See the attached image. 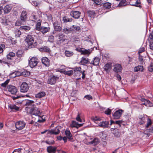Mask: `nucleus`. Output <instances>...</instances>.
Wrapping results in <instances>:
<instances>
[{
	"label": "nucleus",
	"instance_id": "obj_59",
	"mask_svg": "<svg viewBox=\"0 0 153 153\" xmlns=\"http://www.w3.org/2000/svg\"><path fill=\"white\" fill-rule=\"evenodd\" d=\"M12 153H21V149H15Z\"/></svg>",
	"mask_w": 153,
	"mask_h": 153
},
{
	"label": "nucleus",
	"instance_id": "obj_6",
	"mask_svg": "<svg viewBox=\"0 0 153 153\" xmlns=\"http://www.w3.org/2000/svg\"><path fill=\"white\" fill-rule=\"evenodd\" d=\"M61 129V127L60 126H58L56 127L54 129H51L48 131V134H54L57 135L59 134L60 132V129Z\"/></svg>",
	"mask_w": 153,
	"mask_h": 153
},
{
	"label": "nucleus",
	"instance_id": "obj_63",
	"mask_svg": "<svg viewBox=\"0 0 153 153\" xmlns=\"http://www.w3.org/2000/svg\"><path fill=\"white\" fill-rule=\"evenodd\" d=\"M150 48L152 50H153V42H150Z\"/></svg>",
	"mask_w": 153,
	"mask_h": 153
},
{
	"label": "nucleus",
	"instance_id": "obj_14",
	"mask_svg": "<svg viewBox=\"0 0 153 153\" xmlns=\"http://www.w3.org/2000/svg\"><path fill=\"white\" fill-rule=\"evenodd\" d=\"M74 74L76 76H80L81 73V68L80 67H75L73 68Z\"/></svg>",
	"mask_w": 153,
	"mask_h": 153
},
{
	"label": "nucleus",
	"instance_id": "obj_61",
	"mask_svg": "<svg viewBox=\"0 0 153 153\" xmlns=\"http://www.w3.org/2000/svg\"><path fill=\"white\" fill-rule=\"evenodd\" d=\"M116 77L117 78V79L119 81H120L121 79V77L120 75L118 74H116L115 75Z\"/></svg>",
	"mask_w": 153,
	"mask_h": 153
},
{
	"label": "nucleus",
	"instance_id": "obj_15",
	"mask_svg": "<svg viewBox=\"0 0 153 153\" xmlns=\"http://www.w3.org/2000/svg\"><path fill=\"white\" fill-rule=\"evenodd\" d=\"M111 131L114 136L117 137H120V134L118 130L116 128H112L111 129Z\"/></svg>",
	"mask_w": 153,
	"mask_h": 153
},
{
	"label": "nucleus",
	"instance_id": "obj_12",
	"mask_svg": "<svg viewBox=\"0 0 153 153\" xmlns=\"http://www.w3.org/2000/svg\"><path fill=\"white\" fill-rule=\"evenodd\" d=\"M30 112L33 114L35 115H38L40 114V111L39 109L34 106L31 109Z\"/></svg>",
	"mask_w": 153,
	"mask_h": 153
},
{
	"label": "nucleus",
	"instance_id": "obj_3",
	"mask_svg": "<svg viewBox=\"0 0 153 153\" xmlns=\"http://www.w3.org/2000/svg\"><path fill=\"white\" fill-rule=\"evenodd\" d=\"M26 123L24 121H20L17 122L15 124V126L16 129L19 130H21L25 127Z\"/></svg>",
	"mask_w": 153,
	"mask_h": 153
},
{
	"label": "nucleus",
	"instance_id": "obj_37",
	"mask_svg": "<svg viewBox=\"0 0 153 153\" xmlns=\"http://www.w3.org/2000/svg\"><path fill=\"white\" fill-rule=\"evenodd\" d=\"M58 37V39H59L60 41L63 42L65 40V35L62 34H59L57 36Z\"/></svg>",
	"mask_w": 153,
	"mask_h": 153
},
{
	"label": "nucleus",
	"instance_id": "obj_31",
	"mask_svg": "<svg viewBox=\"0 0 153 153\" xmlns=\"http://www.w3.org/2000/svg\"><path fill=\"white\" fill-rule=\"evenodd\" d=\"M100 62V60L99 58L95 57L94 58L93 61H92L91 63L94 65H97Z\"/></svg>",
	"mask_w": 153,
	"mask_h": 153
},
{
	"label": "nucleus",
	"instance_id": "obj_9",
	"mask_svg": "<svg viewBox=\"0 0 153 153\" xmlns=\"http://www.w3.org/2000/svg\"><path fill=\"white\" fill-rule=\"evenodd\" d=\"M58 78V77L53 76L51 77L50 78L48 79V84L51 85L54 84L56 82V80H57Z\"/></svg>",
	"mask_w": 153,
	"mask_h": 153
},
{
	"label": "nucleus",
	"instance_id": "obj_42",
	"mask_svg": "<svg viewBox=\"0 0 153 153\" xmlns=\"http://www.w3.org/2000/svg\"><path fill=\"white\" fill-rule=\"evenodd\" d=\"M91 119L95 123L97 124H98V121L101 120V118L98 117H92Z\"/></svg>",
	"mask_w": 153,
	"mask_h": 153
},
{
	"label": "nucleus",
	"instance_id": "obj_20",
	"mask_svg": "<svg viewBox=\"0 0 153 153\" xmlns=\"http://www.w3.org/2000/svg\"><path fill=\"white\" fill-rule=\"evenodd\" d=\"M49 60L46 57H43L42 59V63L46 66H48L49 65Z\"/></svg>",
	"mask_w": 153,
	"mask_h": 153
},
{
	"label": "nucleus",
	"instance_id": "obj_28",
	"mask_svg": "<svg viewBox=\"0 0 153 153\" xmlns=\"http://www.w3.org/2000/svg\"><path fill=\"white\" fill-rule=\"evenodd\" d=\"M65 134L69 140L71 141L72 140V135L69 130H66L65 132Z\"/></svg>",
	"mask_w": 153,
	"mask_h": 153
},
{
	"label": "nucleus",
	"instance_id": "obj_4",
	"mask_svg": "<svg viewBox=\"0 0 153 153\" xmlns=\"http://www.w3.org/2000/svg\"><path fill=\"white\" fill-rule=\"evenodd\" d=\"M123 111L122 109H119L116 111L112 114V116L114 119H118L121 117Z\"/></svg>",
	"mask_w": 153,
	"mask_h": 153
},
{
	"label": "nucleus",
	"instance_id": "obj_10",
	"mask_svg": "<svg viewBox=\"0 0 153 153\" xmlns=\"http://www.w3.org/2000/svg\"><path fill=\"white\" fill-rule=\"evenodd\" d=\"M113 71L117 73L120 72L122 70V68L121 65L118 64H117L114 65Z\"/></svg>",
	"mask_w": 153,
	"mask_h": 153
},
{
	"label": "nucleus",
	"instance_id": "obj_62",
	"mask_svg": "<svg viewBox=\"0 0 153 153\" xmlns=\"http://www.w3.org/2000/svg\"><path fill=\"white\" fill-rule=\"evenodd\" d=\"M139 61L141 63L143 64V58L141 56H140V55H139Z\"/></svg>",
	"mask_w": 153,
	"mask_h": 153
},
{
	"label": "nucleus",
	"instance_id": "obj_56",
	"mask_svg": "<svg viewBox=\"0 0 153 153\" xmlns=\"http://www.w3.org/2000/svg\"><path fill=\"white\" fill-rule=\"evenodd\" d=\"M145 51V48L143 47H141L139 49L138 53L139 55L142 52H143Z\"/></svg>",
	"mask_w": 153,
	"mask_h": 153
},
{
	"label": "nucleus",
	"instance_id": "obj_17",
	"mask_svg": "<svg viewBox=\"0 0 153 153\" xmlns=\"http://www.w3.org/2000/svg\"><path fill=\"white\" fill-rule=\"evenodd\" d=\"M72 29L71 28V27H64L62 30V31L66 34H68L72 31Z\"/></svg>",
	"mask_w": 153,
	"mask_h": 153
},
{
	"label": "nucleus",
	"instance_id": "obj_57",
	"mask_svg": "<svg viewBox=\"0 0 153 153\" xmlns=\"http://www.w3.org/2000/svg\"><path fill=\"white\" fill-rule=\"evenodd\" d=\"M76 120L77 121L79 122H82V120L80 118V116L79 114H78L77 117H76Z\"/></svg>",
	"mask_w": 153,
	"mask_h": 153
},
{
	"label": "nucleus",
	"instance_id": "obj_36",
	"mask_svg": "<svg viewBox=\"0 0 153 153\" xmlns=\"http://www.w3.org/2000/svg\"><path fill=\"white\" fill-rule=\"evenodd\" d=\"M19 72L17 71L11 73L10 75V78H14L17 76H19Z\"/></svg>",
	"mask_w": 153,
	"mask_h": 153
},
{
	"label": "nucleus",
	"instance_id": "obj_2",
	"mask_svg": "<svg viewBox=\"0 0 153 153\" xmlns=\"http://www.w3.org/2000/svg\"><path fill=\"white\" fill-rule=\"evenodd\" d=\"M38 62V59L35 57H32L29 61V65L31 68H33L36 66Z\"/></svg>",
	"mask_w": 153,
	"mask_h": 153
},
{
	"label": "nucleus",
	"instance_id": "obj_50",
	"mask_svg": "<svg viewBox=\"0 0 153 153\" xmlns=\"http://www.w3.org/2000/svg\"><path fill=\"white\" fill-rule=\"evenodd\" d=\"M78 123L75 121H73L71 126L72 127H76L77 128Z\"/></svg>",
	"mask_w": 153,
	"mask_h": 153
},
{
	"label": "nucleus",
	"instance_id": "obj_34",
	"mask_svg": "<svg viewBox=\"0 0 153 153\" xmlns=\"http://www.w3.org/2000/svg\"><path fill=\"white\" fill-rule=\"evenodd\" d=\"M88 16L92 18H94L95 16V13L94 11H88Z\"/></svg>",
	"mask_w": 153,
	"mask_h": 153
},
{
	"label": "nucleus",
	"instance_id": "obj_64",
	"mask_svg": "<svg viewBox=\"0 0 153 153\" xmlns=\"http://www.w3.org/2000/svg\"><path fill=\"white\" fill-rule=\"evenodd\" d=\"M41 27L39 26H37V25H36L35 27V29L36 30L40 31L41 28Z\"/></svg>",
	"mask_w": 153,
	"mask_h": 153
},
{
	"label": "nucleus",
	"instance_id": "obj_13",
	"mask_svg": "<svg viewBox=\"0 0 153 153\" xmlns=\"http://www.w3.org/2000/svg\"><path fill=\"white\" fill-rule=\"evenodd\" d=\"M54 29L56 31L59 32L62 29V27L60 26V24L58 22H56L53 23Z\"/></svg>",
	"mask_w": 153,
	"mask_h": 153
},
{
	"label": "nucleus",
	"instance_id": "obj_21",
	"mask_svg": "<svg viewBox=\"0 0 153 153\" xmlns=\"http://www.w3.org/2000/svg\"><path fill=\"white\" fill-rule=\"evenodd\" d=\"M50 27H45L42 26L40 30V31L43 34H45L50 30Z\"/></svg>",
	"mask_w": 153,
	"mask_h": 153
},
{
	"label": "nucleus",
	"instance_id": "obj_35",
	"mask_svg": "<svg viewBox=\"0 0 153 153\" xmlns=\"http://www.w3.org/2000/svg\"><path fill=\"white\" fill-rule=\"evenodd\" d=\"M73 19L72 18H68L67 16H65L63 18V21L65 23L67 22H72Z\"/></svg>",
	"mask_w": 153,
	"mask_h": 153
},
{
	"label": "nucleus",
	"instance_id": "obj_46",
	"mask_svg": "<svg viewBox=\"0 0 153 153\" xmlns=\"http://www.w3.org/2000/svg\"><path fill=\"white\" fill-rule=\"evenodd\" d=\"M15 55V54L13 52H10L8 55H7V57L8 59H11V57H13Z\"/></svg>",
	"mask_w": 153,
	"mask_h": 153
},
{
	"label": "nucleus",
	"instance_id": "obj_18",
	"mask_svg": "<svg viewBox=\"0 0 153 153\" xmlns=\"http://www.w3.org/2000/svg\"><path fill=\"white\" fill-rule=\"evenodd\" d=\"M131 5L133 6H135L138 7H140V2L138 0H131Z\"/></svg>",
	"mask_w": 153,
	"mask_h": 153
},
{
	"label": "nucleus",
	"instance_id": "obj_60",
	"mask_svg": "<svg viewBox=\"0 0 153 153\" xmlns=\"http://www.w3.org/2000/svg\"><path fill=\"white\" fill-rule=\"evenodd\" d=\"M85 98L89 100H90L92 99V96L90 95H85Z\"/></svg>",
	"mask_w": 153,
	"mask_h": 153
},
{
	"label": "nucleus",
	"instance_id": "obj_1",
	"mask_svg": "<svg viewBox=\"0 0 153 153\" xmlns=\"http://www.w3.org/2000/svg\"><path fill=\"white\" fill-rule=\"evenodd\" d=\"M25 41L27 42L29 45H32L31 48L35 47L37 45V43L34 42V38L30 35H27L25 39Z\"/></svg>",
	"mask_w": 153,
	"mask_h": 153
},
{
	"label": "nucleus",
	"instance_id": "obj_47",
	"mask_svg": "<svg viewBox=\"0 0 153 153\" xmlns=\"http://www.w3.org/2000/svg\"><path fill=\"white\" fill-rule=\"evenodd\" d=\"M15 36L16 37H19L21 34V32L19 30L16 29L15 31Z\"/></svg>",
	"mask_w": 153,
	"mask_h": 153
},
{
	"label": "nucleus",
	"instance_id": "obj_52",
	"mask_svg": "<svg viewBox=\"0 0 153 153\" xmlns=\"http://www.w3.org/2000/svg\"><path fill=\"white\" fill-rule=\"evenodd\" d=\"M9 79L7 80L1 84V86L3 87H5L8 84V82H9Z\"/></svg>",
	"mask_w": 153,
	"mask_h": 153
},
{
	"label": "nucleus",
	"instance_id": "obj_33",
	"mask_svg": "<svg viewBox=\"0 0 153 153\" xmlns=\"http://www.w3.org/2000/svg\"><path fill=\"white\" fill-rule=\"evenodd\" d=\"M19 29L21 30L27 31L29 30L30 29V27L28 26H22L20 27Z\"/></svg>",
	"mask_w": 153,
	"mask_h": 153
},
{
	"label": "nucleus",
	"instance_id": "obj_30",
	"mask_svg": "<svg viewBox=\"0 0 153 153\" xmlns=\"http://www.w3.org/2000/svg\"><path fill=\"white\" fill-rule=\"evenodd\" d=\"M134 70L135 72H137L138 71H142L143 70V66L142 65H138L135 67Z\"/></svg>",
	"mask_w": 153,
	"mask_h": 153
},
{
	"label": "nucleus",
	"instance_id": "obj_40",
	"mask_svg": "<svg viewBox=\"0 0 153 153\" xmlns=\"http://www.w3.org/2000/svg\"><path fill=\"white\" fill-rule=\"evenodd\" d=\"M65 54L66 56L69 57L72 56L73 55L74 53L73 52L66 50L65 51Z\"/></svg>",
	"mask_w": 153,
	"mask_h": 153
},
{
	"label": "nucleus",
	"instance_id": "obj_41",
	"mask_svg": "<svg viewBox=\"0 0 153 153\" xmlns=\"http://www.w3.org/2000/svg\"><path fill=\"white\" fill-rule=\"evenodd\" d=\"M71 28L72 29V31L76 30V31H79L80 29L79 26L76 25H72L71 26Z\"/></svg>",
	"mask_w": 153,
	"mask_h": 153
},
{
	"label": "nucleus",
	"instance_id": "obj_55",
	"mask_svg": "<svg viewBox=\"0 0 153 153\" xmlns=\"http://www.w3.org/2000/svg\"><path fill=\"white\" fill-rule=\"evenodd\" d=\"M54 37L53 36H51L48 38V41L51 42H53V41Z\"/></svg>",
	"mask_w": 153,
	"mask_h": 153
},
{
	"label": "nucleus",
	"instance_id": "obj_45",
	"mask_svg": "<svg viewBox=\"0 0 153 153\" xmlns=\"http://www.w3.org/2000/svg\"><path fill=\"white\" fill-rule=\"evenodd\" d=\"M141 100L142 101L144 102V103H143V104L145 105L146 106L148 105V104L149 105L150 102L149 101L145 99H142Z\"/></svg>",
	"mask_w": 153,
	"mask_h": 153
},
{
	"label": "nucleus",
	"instance_id": "obj_43",
	"mask_svg": "<svg viewBox=\"0 0 153 153\" xmlns=\"http://www.w3.org/2000/svg\"><path fill=\"white\" fill-rule=\"evenodd\" d=\"M127 4L126 1V0H122L119 3L118 6H126Z\"/></svg>",
	"mask_w": 153,
	"mask_h": 153
},
{
	"label": "nucleus",
	"instance_id": "obj_48",
	"mask_svg": "<svg viewBox=\"0 0 153 153\" xmlns=\"http://www.w3.org/2000/svg\"><path fill=\"white\" fill-rule=\"evenodd\" d=\"M30 19L33 21L34 20H36L38 19V17L37 16V15L36 14H33L30 16Z\"/></svg>",
	"mask_w": 153,
	"mask_h": 153
},
{
	"label": "nucleus",
	"instance_id": "obj_54",
	"mask_svg": "<svg viewBox=\"0 0 153 153\" xmlns=\"http://www.w3.org/2000/svg\"><path fill=\"white\" fill-rule=\"evenodd\" d=\"M111 110L110 109L108 108L105 110V113L107 115H109L111 114Z\"/></svg>",
	"mask_w": 153,
	"mask_h": 153
},
{
	"label": "nucleus",
	"instance_id": "obj_8",
	"mask_svg": "<svg viewBox=\"0 0 153 153\" xmlns=\"http://www.w3.org/2000/svg\"><path fill=\"white\" fill-rule=\"evenodd\" d=\"M20 19L21 21L25 22L27 19V12L25 10H23L20 17Z\"/></svg>",
	"mask_w": 153,
	"mask_h": 153
},
{
	"label": "nucleus",
	"instance_id": "obj_32",
	"mask_svg": "<svg viewBox=\"0 0 153 153\" xmlns=\"http://www.w3.org/2000/svg\"><path fill=\"white\" fill-rule=\"evenodd\" d=\"M61 72L64 74L70 76L72 75L73 71L72 70H71L68 71H62Z\"/></svg>",
	"mask_w": 153,
	"mask_h": 153
},
{
	"label": "nucleus",
	"instance_id": "obj_22",
	"mask_svg": "<svg viewBox=\"0 0 153 153\" xmlns=\"http://www.w3.org/2000/svg\"><path fill=\"white\" fill-rule=\"evenodd\" d=\"M56 148L55 147L50 146L47 148V151L49 153H54L55 152Z\"/></svg>",
	"mask_w": 153,
	"mask_h": 153
},
{
	"label": "nucleus",
	"instance_id": "obj_26",
	"mask_svg": "<svg viewBox=\"0 0 153 153\" xmlns=\"http://www.w3.org/2000/svg\"><path fill=\"white\" fill-rule=\"evenodd\" d=\"M100 142V141L98 138H95L92 141L88 143L89 144H93L94 145H96L98 144Z\"/></svg>",
	"mask_w": 153,
	"mask_h": 153
},
{
	"label": "nucleus",
	"instance_id": "obj_58",
	"mask_svg": "<svg viewBox=\"0 0 153 153\" xmlns=\"http://www.w3.org/2000/svg\"><path fill=\"white\" fill-rule=\"evenodd\" d=\"M122 120H117L115 122V124H118L120 126H121V124L122 123Z\"/></svg>",
	"mask_w": 153,
	"mask_h": 153
},
{
	"label": "nucleus",
	"instance_id": "obj_5",
	"mask_svg": "<svg viewBox=\"0 0 153 153\" xmlns=\"http://www.w3.org/2000/svg\"><path fill=\"white\" fill-rule=\"evenodd\" d=\"M29 89L28 84L26 82H23L20 86V91L22 93H25Z\"/></svg>",
	"mask_w": 153,
	"mask_h": 153
},
{
	"label": "nucleus",
	"instance_id": "obj_53",
	"mask_svg": "<svg viewBox=\"0 0 153 153\" xmlns=\"http://www.w3.org/2000/svg\"><path fill=\"white\" fill-rule=\"evenodd\" d=\"M149 71L150 72L153 71V64L151 63L148 67Z\"/></svg>",
	"mask_w": 153,
	"mask_h": 153
},
{
	"label": "nucleus",
	"instance_id": "obj_39",
	"mask_svg": "<svg viewBox=\"0 0 153 153\" xmlns=\"http://www.w3.org/2000/svg\"><path fill=\"white\" fill-rule=\"evenodd\" d=\"M34 102L33 101L27 100L26 102L25 105L28 106L33 105Z\"/></svg>",
	"mask_w": 153,
	"mask_h": 153
},
{
	"label": "nucleus",
	"instance_id": "obj_25",
	"mask_svg": "<svg viewBox=\"0 0 153 153\" xmlns=\"http://www.w3.org/2000/svg\"><path fill=\"white\" fill-rule=\"evenodd\" d=\"M40 50L41 51L47 53H50L51 52L50 49L46 46L42 47L40 49Z\"/></svg>",
	"mask_w": 153,
	"mask_h": 153
},
{
	"label": "nucleus",
	"instance_id": "obj_51",
	"mask_svg": "<svg viewBox=\"0 0 153 153\" xmlns=\"http://www.w3.org/2000/svg\"><path fill=\"white\" fill-rule=\"evenodd\" d=\"M152 123V122L151 120L150 119L148 118L147 121V123L146 126V127L147 128L149 126H150Z\"/></svg>",
	"mask_w": 153,
	"mask_h": 153
},
{
	"label": "nucleus",
	"instance_id": "obj_49",
	"mask_svg": "<svg viewBox=\"0 0 153 153\" xmlns=\"http://www.w3.org/2000/svg\"><path fill=\"white\" fill-rule=\"evenodd\" d=\"M5 48V45L4 44H1L0 45V53H2L3 51V49Z\"/></svg>",
	"mask_w": 153,
	"mask_h": 153
},
{
	"label": "nucleus",
	"instance_id": "obj_16",
	"mask_svg": "<svg viewBox=\"0 0 153 153\" xmlns=\"http://www.w3.org/2000/svg\"><path fill=\"white\" fill-rule=\"evenodd\" d=\"M109 122L108 121H102L98 123V126L102 127L107 128L108 127Z\"/></svg>",
	"mask_w": 153,
	"mask_h": 153
},
{
	"label": "nucleus",
	"instance_id": "obj_29",
	"mask_svg": "<svg viewBox=\"0 0 153 153\" xmlns=\"http://www.w3.org/2000/svg\"><path fill=\"white\" fill-rule=\"evenodd\" d=\"M91 51H92L90 49L86 50L85 49H84L83 50H82L81 54L83 55L87 54L88 55V56L90 54Z\"/></svg>",
	"mask_w": 153,
	"mask_h": 153
},
{
	"label": "nucleus",
	"instance_id": "obj_24",
	"mask_svg": "<svg viewBox=\"0 0 153 153\" xmlns=\"http://www.w3.org/2000/svg\"><path fill=\"white\" fill-rule=\"evenodd\" d=\"M89 62L88 59L87 58L82 57L81 58V60L80 62V64L82 65H85L87 64Z\"/></svg>",
	"mask_w": 153,
	"mask_h": 153
},
{
	"label": "nucleus",
	"instance_id": "obj_19",
	"mask_svg": "<svg viewBox=\"0 0 153 153\" xmlns=\"http://www.w3.org/2000/svg\"><path fill=\"white\" fill-rule=\"evenodd\" d=\"M8 108L13 111H16L19 110V107L16 106L14 104H11L8 106Z\"/></svg>",
	"mask_w": 153,
	"mask_h": 153
},
{
	"label": "nucleus",
	"instance_id": "obj_27",
	"mask_svg": "<svg viewBox=\"0 0 153 153\" xmlns=\"http://www.w3.org/2000/svg\"><path fill=\"white\" fill-rule=\"evenodd\" d=\"M46 94L45 93L44 91H42L38 93L35 95V97L36 98H41L44 97Z\"/></svg>",
	"mask_w": 153,
	"mask_h": 153
},
{
	"label": "nucleus",
	"instance_id": "obj_44",
	"mask_svg": "<svg viewBox=\"0 0 153 153\" xmlns=\"http://www.w3.org/2000/svg\"><path fill=\"white\" fill-rule=\"evenodd\" d=\"M111 4L108 2L104 4L103 6L105 9H109L111 7Z\"/></svg>",
	"mask_w": 153,
	"mask_h": 153
},
{
	"label": "nucleus",
	"instance_id": "obj_11",
	"mask_svg": "<svg viewBox=\"0 0 153 153\" xmlns=\"http://www.w3.org/2000/svg\"><path fill=\"white\" fill-rule=\"evenodd\" d=\"M80 12L77 11H72L71 12V15L75 19H78L80 15Z\"/></svg>",
	"mask_w": 153,
	"mask_h": 153
},
{
	"label": "nucleus",
	"instance_id": "obj_38",
	"mask_svg": "<svg viewBox=\"0 0 153 153\" xmlns=\"http://www.w3.org/2000/svg\"><path fill=\"white\" fill-rule=\"evenodd\" d=\"M111 64L107 63L104 66V69L106 71L110 70L111 69Z\"/></svg>",
	"mask_w": 153,
	"mask_h": 153
},
{
	"label": "nucleus",
	"instance_id": "obj_23",
	"mask_svg": "<svg viewBox=\"0 0 153 153\" xmlns=\"http://www.w3.org/2000/svg\"><path fill=\"white\" fill-rule=\"evenodd\" d=\"M11 6L9 5H6L4 8L3 10L4 13H8L11 10Z\"/></svg>",
	"mask_w": 153,
	"mask_h": 153
},
{
	"label": "nucleus",
	"instance_id": "obj_7",
	"mask_svg": "<svg viewBox=\"0 0 153 153\" xmlns=\"http://www.w3.org/2000/svg\"><path fill=\"white\" fill-rule=\"evenodd\" d=\"M8 91L12 94H15L17 93V89L13 85H9L7 87Z\"/></svg>",
	"mask_w": 153,
	"mask_h": 153
}]
</instances>
